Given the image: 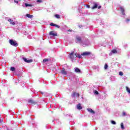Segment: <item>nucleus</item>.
<instances>
[{"mask_svg":"<svg viewBox=\"0 0 130 130\" xmlns=\"http://www.w3.org/2000/svg\"><path fill=\"white\" fill-rule=\"evenodd\" d=\"M75 55L76 57H79V58H83V56H88V55H91V52H84L81 55L75 53Z\"/></svg>","mask_w":130,"mask_h":130,"instance_id":"1","label":"nucleus"},{"mask_svg":"<svg viewBox=\"0 0 130 130\" xmlns=\"http://www.w3.org/2000/svg\"><path fill=\"white\" fill-rule=\"evenodd\" d=\"M9 43L11 44V45H12V46H15V47H17L19 45V44L16 41H14L13 40H10L9 41Z\"/></svg>","mask_w":130,"mask_h":130,"instance_id":"2","label":"nucleus"},{"mask_svg":"<svg viewBox=\"0 0 130 130\" xmlns=\"http://www.w3.org/2000/svg\"><path fill=\"white\" fill-rule=\"evenodd\" d=\"M49 35L50 36H53V37H55L57 36V33L54 31H51L49 32Z\"/></svg>","mask_w":130,"mask_h":130,"instance_id":"3","label":"nucleus"},{"mask_svg":"<svg viewBox=\"0 0 130 130\" xmlns=\"http://www.w3.org/2000/svg\"><path fill=\"white\" fill-rule=\"evenodd\" d=\"M28 103L29 104H34V105H35V104H37V102L31 99H30L29 100H28Z\"/></svg>","mask_w":130,"mask_h":130,"instance_id":"4","label":"nucleus"},{"mask_svg":"<svg viewBox=\"0 0 130 130\" xmlns=\"http://www.w3.org/2000/svg\"><path fill=\"white\" fill-rule=\"evenodd\" d=\"M75 52H72V53H70V58L71 59H74L75 58Z\"/></svg>","mask_w":130,"mask_h":130,"instance_id":"5","label":"nucleus"},{"mask_svg":"<svg viewBox=\"0 0 130 130\" xmlns=\"http://www.w3.org/2000/svg\"><path fill=\"white\" fill-rule=\"evenodd\" d=\"M23 60H24L25 62H27V63H29L30 62H32L33 61V60H32L31 59H29V60H28L26 58H23Z\"/></svg>","mask_w":130,"mask_h":130,"instance_id":"6","label":"nucleus"},{"mask_svg":"<svg viewBox=\"0 0 130 130\" xmlns=\"http://www.w3.org/2000/svg\"><path fill=\"white\" fill-rule=\"evenodd\" d=\"M61 73L62 74V75H66L67 74H68L64 68H62V69L61 70Z\"/></svg>","mask_w":130,"mask_h":130,"instance_id":"7","label":"nucleus"},{"mask_svg":"<svg viewBox=\"0 0 130 130\" xmlns=\"http://www.w3.org/2000/svg\"><path fill=\"white\" fill-rule=\"evenodd\" d=\"M8 22H10V23L11 25H16V23L15 22H14V20H12L11 19H8Z\"/></svg>","mask_w":130,"mask_h":130,"instance_id":"8","label":"nucleus"},{"mask_svg":"<svg viewBox=\"0 0 130 130\" xmlns=\"http://www.w3.org/2000/svg\"><path fill=\"white\" fill-rule=\"evenodd\" d=\"M76 96L79 98L80 97V94L76 92H74L72 94V97H76Z\"/></svg>","mask_w":130,"mask_h":130,"instance_id":"9","label":"nucleus"},{"mask_svg":"<svg viewBox=\"0 0 130 130\" xmlns=\"http://www.w3.org/2000/svg\"><path fill=\"white\" fill-rule=\"evenodd\" d=\"M77 109H79V110H81V109H82V108H83V107H82V104H78L77 105Z\"/></svg>","mask_w":130,"mask_h":130,"instance_id":"10","label":"nucleus"},{"mask_svg":"<svg viewBox=\"0 0 130 130\" xmlns=\"http://www.w3.org/2000/svg\"><path fill=\"white\" fill-rule=\"evenodd\" d=\"M120 10L122 13V14L124 15H125V13H124V9L122 7H120Z\"/></svg>","mask_w":130,"mask_h":130,"instance_id":"11","label":"nucleus"},{"mask_svg":"<svg viewBox=\"0 0 130 130\" xmlns=\"http://www.w3.org/2000/svg\"><path fill=\"white\" fill-rule=\"evenodd\" d=\"M76 39L79 42H82V38H81V37L77 36Z\"/></svg>","mask_w":130,"mask_h":130,"instance_id":"12","label":"nucleus"},{"mask_svg":"<svg viewBox=\"0 0 130 130\" xmlns=\"http://www.w3.org/2000/svg\"><path fill=\"white\" fill-rule=\"evenodd\" d=\"M87 110L88 111H89V112H90V113H92V114H95V112L91 109H88Z\"/></svg>","mask_w":130,"mask_h":130,"instance_id":"13","label":"nucleus"},{"mask_svg":"<svg viewBox=\"0 0 130 130\" xmlns=\"http://www.w3.org/2000/svg\"><path fill=\"white\" fill-rule=\"evenodd\" d=\"M75 72L76 73H81V70L79 68L75 69Z\"/></svg>","mask_w":130,"mask_h":130,"instance_id":"14","label":"nucleus"},{"mask_svg":"<svg viewBox=\"0 0 130 130\" xmlns=\"http://www.w3.org/2000/svg\"><path fill=\"white\" fill-rule=\"evenodd\" d=\"M98 7V5L97 4H94V5L91 8L92 10H94V9H96V8Z\"/></svg>","mask_w":130,"mask_h":130,"instance_id":"15","label":"nucleus"},{"mask_svg":"<svg viewBox=\"0 0 130 130\" xmlns=\"http://www.w3.org/2000/svg\"><path fill=\"white\" fill-rule=\"evenodd\" d=\"M16 70V69L15 68V67H11L10 68V71H11V72H15V71Z\"/></svg>","mask_w":130,"mask_h":130,"instance_id":"16","label":"nucleus"},{"mask_svg":"<svg viewBox=\"0 0 130 130\" xmlns=\"http://www.w3.org/2000/svg\"><path fill=\"white\" fill-rule=\"evenodd\" d=\"M126 91L127 92V93L130 94V89H129V88H128V87L126 86Z\"/></svg>","mask_w":130,"mask_h":130,"instance_id":"17","label":"nucleus"},{"mask_svg":"<svg viewBox=\"0 0 130 130\" xmlns=\"http://www.w3.org/2000/svg\"><path fill=\"white\" fill-rule=\"evenodd\" d=\"M54 16L55 17V18H56L57 19H60V16L58 14H55L54 15Z\"/></svg>","mask_w":130,"mask_h":130,"instance_id":"18","label":"nucleus"},{"mask_svg":"<svg viewBox=\"0 0 130 130\" xmlns=\"http://www.w3.org/2000/svg\"><path fill=\"white\" fill-rule=\"evenodd\" d=\"M49 61V59L45 58L43 60V62H46Z\"/></svg>","mask_w":130,"mask_h":130,"instance_id":"19","label":"nucleus"},{"mask_svg":"<svg viewBox=\"0 0 130 130\" xmlns=\"http://www.w3.org/2000/svg\"><path fill=\"white\" fill-rule=\"evenodd\" d=\"M26 17H27V18H33V15L27 14Z\"/></svg>","mask_w":130,"mask_h":130,"instance_id":"20","label":"nucleus"},{"mask_svg":"<svg viewBox=\"0 0 130 130\" xmlns=\"http://www.w3.org/2000/svg\"><path fill=\"white\" fill-rule=\"evenodd\" d=\"M121 128L122 129H124V126L123 125V123H121Z\"/></svg>","mask_w":130,"mask_h":130,"instance_id":"21","label":"nucleus"},{"mask_svg":"<svg viewBox=\"0 0 130 130\" xmlns=\"http://www.w3.org/2000/svg\"><path fill=\"white\" fill-rule=\"evenodd\" d=\"M112 53H117V51H116V49H114V50H112Z\"/></svg>","mask_w":130,"mask_h":130,"instance_id":"22","label":"nucleus"},{"mask_svg":"<svg viewBox=\"0 0 130 130\" xmlns=\"http://www.w3.org/2000/svg\"><path fill=\"white\" fill-rule=\"evenodd\" d=\"M104 69L105 70H107V69H108V65H107V64H105Z\"/></svg>","mask_w":130,"mask_h":130,"instance_id":"23","label":"nucleus"},{"mask_svg":"<svg viewBox=\"0 0 130 130\" xmlns=\"http://www.w3.org/2000/svg\"><path fill=\"white\" fill-rule=\"evenodd\" d=\"M32 5L30 4H28L27 3H25V7H31Z\"/></svg>","mask_w":130,"mask_h":130,"instance_id":"24","label":"nucleus"},{"mask_svg":"<svg viewBox=\"0 0 130 130\" xmlns=\"http://www.w3.org/2000/svg\"><path fill=\"white\" fill-rule=\"evenodd\" d=\"M50 25H51V26H52V27H55V24H54V23H50Z\"/></svg>","mask_w":130,"mask_h":130,"instance_id":"25","label":"nucleus"},{"mask_svg":"<svg viewBox=\"0 0 130 130\" xmlns=\"http://www.w3.org/2000/svg\"><path fill=\"white\" fill-rule=\"evenodd\" d=\"M111 123L112 124H116V122L115 121H114V120H112L111 121Z\"/></svg>","mask_w":130,"mask_h":130,"instance_id":"26","label":"nucleus"},{"mask_svg":"<svg viewBox=\"0 0 130 130\" xmlns=\"http://www.w3.org/2000/svg\"><path fill=\"white\" fill-rule=\"evenodd\" d=\"M119 75L120 76H123V73L122 72H120L119 73Z\"/></svg>","mask_w":130,"mask_h":130,"instance_id":"27","label":"nucleus"},{"mask_svg":"<svg viewBox=\"0 0 130 130\" xmlns=\"http://www.w3.org/2000/svg\"><path fill=\"white\" fill-rule=\"evenodd\" d=\"M94 94H95L96 95H98V94H99V92H98V91L95 90Z\"/></svg>","mask_w":130,"mask_h":130,"instance_id":"28","label":"nucleus"},{"mask_svg":"<svg viewBox=\"0 0 130 130\" xmlns=\"http://www.w3.org/2000/svg\"><path fill=\"white\" fill-rule=\"evenodd\" d=\"M55 27H56L57 28H60V26L57 24H55Z\"/></svg>","mask_w":130,"mask_h":130,"instance_id":"29","label":"nucleus"},{"mask_svg":"<svg viewBox=\"0 0 130 130\" xmlns=\"http://www.w3.org/2000/svg\"><path fill=\"white\" fill-rule=\"evenodd\" d=\"M37 3H42V0H37Z\"/></svg>","mask_w":130,"mask_h":130,"instance_id":"30","label":"nucleus"},{"mask_svg":"<svg viewBox=\"0 0 130 130\" xmlns=\"http://www.w3.org/2000/svg\"><path fill=\"white\" fill-rule=\"evenodd\" d=\"M122 115H123V116H125V115H126L125 112H123V113H122Z\"/></svg>","mask_w":130,"mask_h":130,"instance_id":"31","label":"nucleus"},{"mask_svg":"<svg viewBox=\"0 0 130 130\" xmlns=\"http://www.w3.org/2000/svg\"><path fill=\"white\" fill-rule=\"evenodd\" d=\"M129 21H130V19H128V18H127V19H126V22H129Z\"/></svg>","mask_w":130,"mask_h":130,"instance_id":"32","label":"nucleus"},{"mask_svg":"<svg viewBox=\"0 0 130 130\" xmlns=\"http://www.w3.org/2000/svg\"><path fill=\"white\" fill-rule=\"evenodd\" d=\"M14 3L16 4H19V2H18V1H14Z\"/></svg>","mask_w":130,"mask_h":130,"instance_id":"33","label":"nucleus"},{"mask_svg":"<svg viewBox=\"0 0 130 130\" xmlns=\"http://www.w3.org/2000/svg\"><path fill=\"white\" fill-rule=\"evenodd\" d=\"M78 27H79V28H82V27H83V25H78Z\"/></svg>","mask_w":130,"mask_h":130,"instance_id":"34","label":"nucleus"},{"mask_svg":"<svg viewBox=\"0 0 130 130\" xmlns=\"http://www.w3.org/2000/svg\"><path fill=\"white\" fill-rule=\"evenodd\" d=\"M72 31H73V29L68 30V32H72Z\"/></svg>","mask_w":130,"mask_h":130,"instance_id":"35","label":"nucleus"},{"mask_svg":"<svg viewBox=\"0 0 130 130\" xmlns=\"http://www.w3.org/2000/svg\"><path fill=\"white\" fill-rule=\"evenodd\" d=\"M87 8H88V9H90V5H87L86 6Z\"/></svg>","mask_w":130,"mask_h":130,"instance_id":"36","label":"nucleus"},{"mask_svg":"<svg viewBox=\"0 0 130 130\" xmlns=\"http://www.w3.org/2000/svg\"><path fill=\"white\" fill-rule=\"evenodd\" d=\"M98 9H101V6H99Z\"/></svg>","mask_w":130,"mask_h":130,"instance_id":"37","label":"nucleus"},{"mask_svg":"<svg viewBox=\"0 0 130 130\" xmlns=\"http://www.w3.org/2000/svg\"><path fill=\"white\" fill-rule=\"evenodd\" d=\"M2 122V119H0V123Z\"/></svg>","mask_w":130,"mask_h":130,"instance_id":"38","label":"nucleus"}]
</instances>
